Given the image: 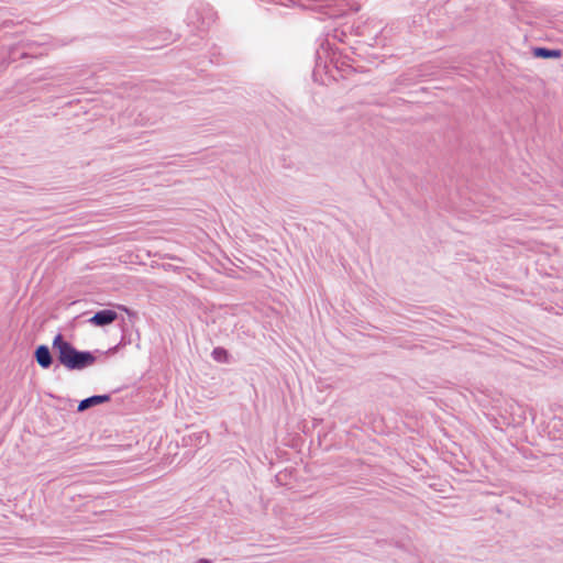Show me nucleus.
I'll return each instance as SVG.
<instances>
[{"label":"nucleus","mask_w":563,"mask_h":563,"mask_svg":"<svg viewBox=\"0 0 563 563\" xmlns=\"http://www.w3.org/2000/svg\"><path fill=\"white\" fill-rule=\"evenodd\" d=\"M54 352L51 351L48 345L40 344L34 349L33 358L43 369H48L54 364Z\"/></svg>","instance_id":"2"},{"label":"nucleus","mask_w":563,"mask_h":563,"mask_svg":"<svg viewBox=\"0 0 563 563\" xmlns=\"http://www.w3.org/2000/svg\"><path fill=\"white\" fill-rule=\"evenodd\" d=\"M119 309L123 310L124 312H126L130 317H136V313L131 310L130 308L125 307V306H119Z\"/></svg>","instance_id":"8"},{"label":"nucleus","mask_w":563,"mask_h":563,"mask_svg":"<svg viewBox=\"0 0 563 563\" xmlns=\"http://www.w3.org/2000/svg\"><path fill=\"white\" fill-rule=\"evenodd\" d=\"M194 563H212V560L206 559V558H201V559L197 560Z\"/></svg>","instance_id":"9"},{"label":"nucleus","mask_w":563,"mask_h":563,"mask_svg":"<svg viewBox=\"0 0 563 563\" xmlns=\"http://www.w3.org/2000/svg\"><path fill=\"white\" fill-rule=\"evenodd\" d=\"M119 318V314L113 309H102L93 313L88 322L95 327H106L114 322Z\"/></svg>","instance_id":"3"},{"label":"nucleus","mask_w":563,"mask_h":563,"mask_svg":"<svg viewBox=\"0 0 563 563\" xmlns=\"http://www.w3.org/2000/svg\"><path fill=\"white\" fill-rule=\"evenodd\" d=\"M211 356L214 361L219 363L228 364L231 361V354L223 346H217L212 350Z\"/></svg>","instance_id":"7"},{"label":"nucleus","mask_w":563,"mask_h":563,"mask_svg":"<svg viewBox=\"0 0 563 563\" xmlns=\"http://www.w3.org/2000/svg\"><path fill=\"white\" fill-rule=\"evenodd\" d=\"M110 400V394L92 395L79 401L77 411L84 412L92 407L109 402Z\"/></svg>","instance_id":"4"},{"label":"nucleus","mask_w":563,"mask_h":563,"mask_svg":"<svg viewBox=\"0 0 563 563\" xmlns=\"http://www.w3.org/2000/svg\"><path fill=\"white\" fill-rule=\"evenodd\" d=\"M52 351L55 354L57 364L55 369L64 366L69 372L84 371L97 362L96 353L102 355L103 352L78 350L71 342L58 332L52 342Z\"/></svg>","instance_id":"1"},{"label":"nucleus","mask_w":563,"mask_h":563,"mask_svg":"<svg viewBox=\"0 0 563 563\" xmlns=\"http://www.w3.org/2000/svg\"><path fill=\"white\" fill-rule=\"evenodd\" d=\"M136 341V346H139V341H140V334L136 333L135 334V339L133 338L132 333H128V330L125 329L124 324L122 325V336H121V340L120 342L110 347L108 351L103 352L102 355H111V354H114L117 353L121 347L128 345V344H132Z\"/></svg>","instance_id":"6"},{"label":"nucleus","mask_w":563,"mask_h":563,"mask_svg":"<svg viewBox=\"0 0 563 563\" xmlns=\"http://www.w3.org/2000/svg\"><path fill=\"white\" fill-rule=\"evenodd\" d=\"M531 54L534 58L541 59H559L563 55V51L560 48H550L545 46H534L531 49Z\"/></svg>","instance_id":"5"},{"label":"nucleus","mask_w":563,"mask_h":563,"mask_svg":"<svg viewBox=\"0 0 563 563\" xmlns=\"http://www.w3.org/2000/svg\"><path fill=\"white\" fill-rule=\"evenodd\" d=\"M27 57H31V55L25 52L20 55V58H27Z\"/></svg>","instance_id":"10"}]
</instances>
